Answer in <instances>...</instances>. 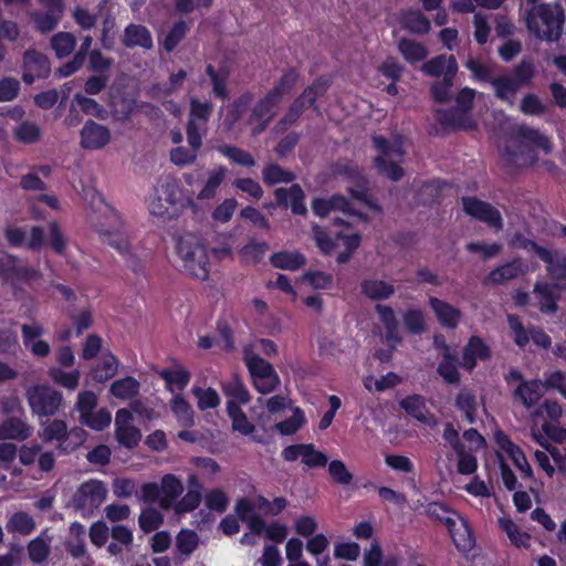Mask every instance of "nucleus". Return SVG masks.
I'll list each match as a JSON object with an SVG mask.
<instances>
[{"mask_svg": "<svg viewBox=\"0 0 566 566\" xmlns=\"http://www.w3.org/2000/svg\"><path fill=\"white\" fill-rule=\"evenodd\" d=\"M564 9L559 3L533 6L526 14V27L536 38L557 41L563 33Z\"/></svg>", "mask_w": 566, "mask_h": 566, "instance_id": "1", "label": "nucleus"}, {"mask_svg": "<svg viewBox=\"0 0 566 566\" xmlns=\"http://www.w3.org/2000/svg\"><path fill=\"white\" fill-rule=\"evenodd\" d=\"M177 253L184 262L185 270L196 279L207 280L210 262L207 247L195 233H185L177 241Z\"/></svg>", "mask_w": 566, "mask_h": 566, "instance_id": "2", "label": "nucleus"}, {"mask_svg": "<svg viewBox=\"0 0 566 566\" xmlns=\"http://www.w3.org/2000/svg\"><path fill=\"white\" fill-rule=\"evenodd\" d=\"M103 209L107 222H95V227L101 233L102 240L124 255L125 263L128 269L135 273L140 272L143 270V262L130 251V245L127 239L119 233L120 222L117 213L106 205H104Z\"/></svg>", "mask_w": 566, "mask_h": 566, "instance_id": "3", "label": "nucleus"}, {"mask_svg": "<svg viewBox=\"0 0 566 566\" xmlns=\"http://www.w3.org/2000/svg\"><path fill=\"white\" fill-rule=\"evenodd\" d=\"M373 144L378 151L374 159L378 172L392 181L400 180L403 176L400 164L405 156L402 137L395 136L391 140H388L382 136H374Z\"/></svg>", "mask_w": 566, "mask_h": 566, "instance_id": "4", "label": "nucleus"}, {"mask_svg": "<svg viewBox=\"0 0 566 566\" xmlns=\"http://www.w3.org/2000/svg\"><path fill=\"white\" fill-rule=\"evenodd\" d=\"M535 74V67L531 60L523 59L509 74H502L494 78L492 86L496 98L514 105L517 92L528 86Z\"/></svg>", "mask_w": 566, "mask_h": 566, "instance_id": "5", "label": "nucleus"}, {"mask_svg": "<svg viewBox=\"0 0 566 566\" xmlns=\"http://www.w3.org/2000/svg\"><path fill=\"white\" fill-rule=\"evenodd\" d=\"M475 91L469 87L462 88L455 97V106L451 109H438L437 120L446 128L472 130L476 123L470 115L473 105Z\"/></svg>", "mask_w": 566, "mask_h": 566, "instance_id": "6", "label": "nucleus"}, {"mask_svg": "<svg viewBox=\"0 0 566 566\" xmlns=\"http://www.w3.org/2000/svg\"><path fill=\"white\" fill-rule=\"evenodd\" d=\"M329 86V82L318 78L311 86L306 87L303 93L294 99L290 105L285 115L276 123L273 130L276 134H283L292 125H294L306 108L313 106L319 96H323Z\"/></svg>", "mask_w": 566, "mask_h": 566, "instance_id": "7", "label": "nucleus"}, {"mask_svg": "<svg viewBox=\"0 0 566 566\" xmlns=\"http://www.w3.org/2000/svg\"><path fill=\"white\" fill-rule=\"evenodd\" d=\"M25 397L31 411L39 417L54 416L63 401L60 391L44 384L30 386Z\"/></svg>", "mask_w": 566, "mask_h": 566, "instance_id": "8", "label": "nucleus"}, {"mask_svg": "<svg viewBox=\"0 0 566 566\" xmlns=\"http://www.w3.org/2000/svg\"><path fill=\"white\" fill-rule=\"evenodd\" d=\"M429 512L448 526L452 541L459 551L469 552L473 548L474 538L467 521L459 516H443L441 513H448V511L438 503L430 504Z\"/></svg>", "mask_w": 566, "mask_h": 566, "instance_id": "9", "label": "nucleus"}, {"mask_svg": "<svg viewBox=\"0 0 566 566\" xmlns=\"http://www.w3.org/2000/svg\"><path fill=\"white\" fill-rule=\"evenodd\" d=\"M107 488L99 480L82 483L72 496L71 505L78 511L93 513L106 500Z\"/></svg>", "mask_w": 566, "mask_h": 566, "instance_id": "10", "label": "nucleus"}, {"mask_svg": "<svg viewBox=\"0 0 566 566\" xmlns=\"http://www.w3.org/2000/svg\"><path fill=\"white\" fill-rule=\"evenodd\" d=\"M524 142L542 148L546 153L551 150V143L547 137L542 135L537 129L526 125H520L511 140L512 144L505 149L509 159L514 164H521L520 160L523 156V150H520V148Z\"/></svg>", "mask_w": 566, "mask_h": 566, "instance_id": "11", "label": "nucleus"}, {"mask_svg": "<svg viewBox=\"0 0 566 566\" xmlns=\"http://www.w3.org/2000/svg\"><path fill=\"white\" fill-rule=\"evenodd\" d=\"M211 113L212 104L210 102H200L196 97L190 98L189 119L186 127L187 140L195 145L198 144Z\"/></svg>", "mask_w": 566, "mask_h": 566, "instance_id": "12", "label": "nucleus"}, {"mask_svg": "<svg viewBox=\"0 0 566 566\" xmlns=\"http://www.w3.org/2000/svg\"><path fill=\"white\" fill-rule=\"evenodd\" d=\"M463 210L472 218L486 223L489 227L500 230L503 228L501 212L491 203L475 197L462 198Z\"/></svg>", "mask_w": 566, "mask_h": 566, "instance_id": "13", "label": "nucleus"}, {"mask_svg": "<svg viewBox=\"0 0 566 566\" xmlns=\"http://www.w3.org/2000/svg\"><path fill=\"white\" fill-rule=\"evenodd\" d=\"M336 172L346 176L352 181L347 189L353 198L364 202L368 208L378 213L382 211L381 207L368 196L367 181L357 167L339 165Z\"/></svg>", "mask_w": 566, "mask_h": 566, "instance_id": "14", "label": "nucleus"}, {"mask_svg": "<svg viewBox=\"0 0 566 566\" xmlns=\"http://www.w3.org/2000/svg\"><path fill=\"white\" fill-rule=\"evenodd\" d=\"M133 413L128 409H119L115 416V439L127 448L134 449L142 440L140 430L133 424Z\"/></svg>", "mask_w": 566, "mask_h": 566, "instance_id": "15", "label": "nucleus"}, {"mask_svg": "<svg viewBox=\"0 0 566 566\" xmlns=\"http://www.w3.org/2000/svg\"><path fill=\"white\" fill-rule=\"evenodd\" d=\"M45 11H32L30 13L34 28L40 33H49L53 31L61 21L64 12L63 0H39Z\"/></svg>", "mask_w": 566, "mask_h": 566, "instance_id": "16", "label": "nucleus"}, {"mask_svg": "<svg viewBox=\"0 0 566 566\" xmlns=\"http://www.w3.org/2000/svg\"><path fill=\"white\" fill-rule=\"evenodd\" d=\"M22 67V80L27 84H32L35 78H45L51 73V64L48 56L34 49H29L24 52Z\"/></svg>", "mask_w": 566, "mask_h": 566, "instance_id": "17", "label": "nucleus"}, {"mask_svg": "<svg viewBox=\"0 0 566 566\" xmlns=\"http://www.w3.org/2000/svg\"><path fill=\"white\" fill-rule=\"evenodd\" d=\"M82 148L87 150H97L104 148L111 142V130L92 119L87 120L81 129Z\"/></svg>", "mask_w": 566, "mask_h": 566, "instance_id": "18", "label": "nucleus"}, {"mask_svg": "<svg viewBox=\"0 0 566 566\" xmlns=\"http://www.w3.org/2000/svg\"><path fill=\"white\" fill-rule=\"evenodd\" d=\"M33 434V427L24 416L8 417L0 423V441H25Z\"/></svg>", "mask_w": 566, "mask_h": 566, "instance_id": "19", "label": "nucleus"}, {"mask_svg": "<svg viewBox=\"0 0 566 566\" xmlns=\"http://www.w3.org/2000/svg\"><path fill=\"white\" fill-rule=\"evenodd\" d=\"M276 203L282 207H291L294 214H305L306 207L304 205V191L298 185H292L289 189L277 188L274 191Z\"/></svg>", "mask_w": 566, "mask_h": 566, "instance_id": "20", "label": "nucleus"}, {"mask_svg": "<svg viewBox=\"0 0 566 566\" xmlns=\"http://www.w3.org/2000/svg\"><path fill=\"white\" fill-rule=\"evenodd\" d=\"M160 501L159 506L163 510H170L178 497L182 494L185 488L179 478L174 474H165L159 483Z\"/></svg>", "mask_w": 566, "mask_h": 566, "instance_id": "21", "label": "nucleus"}, {"mask_svg": "<svg viewBox=\"0 0 566 566\" xmlns=\"http://www.w3.org/2000/svg\"><path fill=\"white\" fill-rule=\"evenodd\" d=\"M400 407L411 417L418 421L434 427L438 421L434 415H432L424 402L423 397L420 395L408 396L400 401Z\"/></svg>", "mask_w": 566, "mask_h": 566, "instance_id": "22", "label": "nucleus"}, {"mask_svg": "<svg viewBox=\"0 0 566 566\" xmlns=\"http://www.w3.org/2000/svg\"><path fill=\"white\" fill-rule=\"evenodd\" d=\"M421 71L430 76L454 78L458 72V63L453 55H438L421 66Z\"/></svg>", "mask_w": 566, "mask_h": 566, "instance_id": "23", "label": "nucleus"}, {"mask_svg": "<svg viewBox=\"0 0 566 566\" xmlns=\"http://www.w3.org/2000/svg\"><path fill=\"white\" fill-rule=\"evenodd\" d=\"M543 382L541 380L522 381L513 391V400L520 401L526 409L535 406L543 397Z\"/></svg>", "mask_w": 566, "mask_h": 566, "instance_id": "24", "label": "nucleus"}, {"mask_svg": "<svg viewBox=\"0 0 566 566\" xmlns=\"http://www.w3.org/2000/svg\"><path fill=\"white\" fill-rule=\"evenodd\" d=\"M122 42L128 49L139 46L144 50H150L154 46L150 31L145 25L135 23L125 28Z\"/></svg>", "mask_w": 566, "mask_h": 566, "instance_id": "25", "label": "nucleus"}, {"mask_svg": "<svg viewBox=\"0 0 566 566\" xmlns=\"http://www.w3.org/2000/svg\"><path fill=\"white\" fill-rule=\"evenodd\" d=\"M538 258L547 264V272L554 281L559 284L566 280V254L544 249L538 251Z\"/></svg>", "mask_w": 566, "mask_h": 566, "instance_id": "26", "label": "nucleus"}, {"mask_svg": "<svg viewBox=\"0 0 566 566\" xmlns=\"http://www.w3.org/2000/svg\"><path fill=\"white\" fill-rule=\"evenodd\" d=\"M558 283L549 284L546 282H536L533 293L537 298V305L541 312L555 314L558 311L557 297L554 295V289Z\"/></svg>", "mask_w": 566, "mask_h": 566, "instance_id": "27", "label": "nucleus"}, {"mask_svg": "<svg viewBox=\"0 0 566 566\" xmlns=\"http://www.w3.org/2000/svg\"><path fill=\"white\" fill-rule=\"evenodd\" d=\"M52 541L53 537L49 534V531L44 530L38 537L29 542L27 549L33 564H41L48 559Z\"/></svg>", "mask_w": 566, "mask_h": 566, "instance_id": "28", "label": "nucleus"}, {"mask_svg": "<svg viewBox=\"0 0 566 566\" xmlns=\"http://www.w3.org/2000/svg\"><path fill=\"white\" fill-rule=\"evenodd\" d=\"M490 356L489 347L479 337H471L463 348L461 365L471 370L475 367L478 359H486Z\"/></svg>", "mask_w": 566, "mask_h": 566, "instance_id": "29", "label": "nucleus"}, {"mask_svg": "<svg viewBox=\"0 0 566 566\" xmlns=\"http://www.w3.org/2000/svg\"><path fill=\"white\" fill-rule=\"evenodd\" d=\"M221 389L230 398L228 402L240 406L247 405L251 399L248 388L237 374L232 375L229 380L222 381Z\"/></svg>", "mask_w": 566, "mask_h": 566, "instance_id": "30", "label": "nucleus"}, {"mask_svg": "<svg viewBox=\"0 0 566 566\" xmlns=\"http://www.w3.org/2000/svg\"><path fill=\"white\" fill-rule=\"evenodd\" d=\"M40 437L43 441H52L56 440L59 442L57 448L62 451L69 452V446L66 442L69 441L67 427L63 420L54 419L52 421H48Z\"/></svg>", "mask_w": 566, "mask_h": 566, "instance_id": "31", "label": "nucleus"}, {"mask_svg": "<svg viewBox=\"0 0 566 566\" xmlns=\"http://www.w3.org/2000/svg\"><path fill=\"white\" fill-rule=\"evenodd\" d=\"M429 304L443 326L454 328L458 325L461 317L458 308L437 297H430Z\"/></svg>", "mask_w": 566, "mask_h": 566, "instance_id": "32", "label": "nucleus"}, {"mask_svg": "<svg viewBox=\"0 0 566 566\" xmlns=\"http://www.w3.org/2000/svg\"><path fill=\"white\" fill-rule=\"evenodd\" d=\"M281 102L274 98L270 93L259 99L252 107L251 114L248 118V124L252 125L255 120L271 122L275 116L274 108Z\"/></svg>", "mask_w": 566, "mask_h": 566, "instance_id": "33", "label": "nucleus"}, {"mask_svg": "<svg viewBox=\"0 0 566 566\" xmlns=\"http://www.w3.org/2000/svg\"><path fill=\"white\" fill-rule=\"evenodd\" d=\"M176 190L177 186L175 181L167 180L164 184H161L159 190L160 195L150 203L151 213L156 216L169 214L168 207H165L161 201L164 200L165 203L169 206H175L177 202Z\"/></svg>", "mask_w": 566, "mask_h": 566, "instance_id": "34", "label": "nucleus"}, {"mask_svg": "<svg viewBox=\"0 0 566 566\" xmlns=\"http://www.w3.org/2000/svg\"><path fill=\"white\" fill-rule=\"evenodd\" d=\"M361 293L373 300L382 301L389 298L395 293V287L381 280H364L360 283Z\"/></svg>", "mask_w": 566, "mask_h": 566, "instance_id": "35", "label": "nucleus"}, {"mask_svg": "<svg viewBox=\"0 0 566 566\" xmlns=\"http://www.w3.org/2000/svg\"><path fill=\"white\" fill-rule=\"evenodd\" d=\"M523 273V263L520 260H514L494 269L489 274L488 282L493 284H503L510 280L516 279Z\"/></svg>", "mask_w": 566, "mask_h": 566, "instance_id": "36", "label": "nucleus"}, {"mask_svg": "<svg viewBox=\"0 0 566 566\" xmlns=\"http://www.w3.org/2000/svg\"><path fill=\"white\" fill-rule=\"evenodd\" d=\"M12 135L17 142L31 145L41 140L43 132L36 123L23 120L12 129Z\"/></svg>", "mask_w": 566, "mask_h": 566, "instance_id": "37", "label": "nucleus"}, {"mask_svg": "<svg viewBox=\"0 0 566 566\" xmlns=\"http://www.w3.org/2000/svg\"><path fill=\"white\" fill-rule=\"evenodd\" d=\"M401 27L412 33L423 34L430 30V21L418 10H408L399 18Z\"/></svg>", "mask_w": 566, "mask_h": 566, "instance_id": "38", "label": "nucleus"}, {"mask_svg": "<svg viewBox=\"0 0 566 566\" xmlns=\"http://www.w3.org/2000/svg\"><path fill=\"white\" fill-rule=\"evenodd\" d=\"M118 370V360L111 354H103L97 365L92 369L91 374L95 381L105 382L113 378Z\"/></svg>", "mask_w": 566, "mask_h": 566, "instance_id": "39", "label": "nucleus"}, {"mask_svg": "<svg viewBox=\"0 0 566 566\" xmlns=\"http://www.w3.org/2000/svg\"><path fill=\"white\" fill-rule=\"evenodd\" d=\"M271 263L276 269L295 271L305 265V256L297 251H284L274 253L271 256Z\"/></svg>", "mask_w": 566, "mask_h": 566, "instance_id": "40", "label": "nucleus"}, {"mask_svg": "<svg viewBox=\"0 0 566 566\" xmlns=\"http://www.w3.org/2000/svg\"><path fill=\"white\" fill-rule=\"evenodd\" d=\"M35 525V521L30 514L23 511H19L10 516L6 527L9 533H19L27 536L34 531Z\"/></svg>", "mask_w": 566, "mask_h": 566, "instance_id": "41", "label": "nucleus"}, {"mask_svg": "<svg viewBox=\"0 0 566 566\" xmlns=\"http://www.w3.org/2000/svg\"><path fill=\"white\" fill-rule=\"evenodd\" d=\"M140 384L134 377H125L111 385L109 392L122 400L133 399L139 392Z\"/></svg>", "mask_w": 566, "mask_h": 566, "instance_id": "42", "label": "nucleus"}, {"mask_svg": "<svg viewBox=\"0 0 566 566\" xmlns=\"http://www.w3.org/2000/svg\"><path fill=\"white\" fill-rule=\"evenodd\" d=\"M189 148L178 146L170 150V160L177 166H187L196 161L198 151L202 145V138L199 137L198 144H192L188 140Z\"/></svg>", "mask_w": 566, "mask_h": 566, "instance_id": "43", "label": "nucleus"}, {"mask_svg": "<svg viewBox=\"0 0 566 566\" xmlns=\"http://www.w3.org/2000/svg\"><path fill=\"white\" fill-rule=\"evenodd\" d=\"M51 48L59 59L69 56L75 49L76 38L73 33L61 31L51 38Z\"/></svg>", "mask_w": 566, "mask_h": 566, "instance_id": "44", "label": "nucleus"}, {"mask_svg": "<svg viewBox=\"0 0 566 566\" xmlns=\"http://www.w3.org/2000/svg\"><path fill=\"white\" fill-rule=\"evenodd\" d=\"M171 410L180 426L190 428L195 424V411L190 403L181 395H176L171 400Z\"/></svg>", "mask_w": 566, "mask_h": 566, "instance_id": "45", "label": "nucleus"}, {"mask_svg": "<svg viewBox=\"0 0 566 566\" xmlns=\"http://www.w3.org/2000/svg\"><path fill=\"white\" fill-rule=\"evenodd\" d=\"M298 80V73L295 69H287L283 72L282 76L276 81L275 85L270 93L274 98L279 102L283 99V97L291 93L293 87L295 86Z\"/></svg>", "mask_w": 566, "mask_h": 566, "instance_id": "46", "label": "nucleus"}, {"mask_svg": "<svg viewBox=\"0 0 566 566\" xmlns=\"http://www.w3.org/2000/svg\"><path fill=\"white\" fill-rule=\"evenodd\" d=\"M206 73L211 80L213 93L222 98H228L227 82L229 78V69L227 66L216 70L211 64L207 65Z\"/></svg>", "mask_w": 566, "mask_h": 566, "instance_id": "47", "label": "nucleus"}, {"mask_svg": "<svg viewBox=\"0 0 566 566\" xmlns=\"http://www.w3.org/2000/svg\"><path fill=\"white\" fill-rule=\"evenodd\" d=\"M227 412L232 420L233 430L248 436L254 431V426L249 421L240 406L234 402H227Z\"/></svg>", "mask_w": 566, "mask_h": 566, "instance_id": "48", "label": "nucleus"}, {"mask_svg": "<svg viewBox=\"0 0 566 566\" xmlns=\"http://www.w3.org/2000/svg\"><path fill=\"white\" fill-rule=\"evenodd\" d=\"M398 50L409 63L422 61L428 54V50L421 43L410 39H401L398 42Z\"/></svg>", "mask_w": 566, "mask_h": 566, "instance_id": "49", "label": "nucleus"}, {"mask_svg": "<svg viewBox=\"0 0 566 566\" xmlns=\"http://www.w3.org/2000/svg\"><path fill=\"white\" fill-rule=\"evenodd\" d=\"M199 535L188 528H182L176 536V549L182 556H190L199 545Z\"/></svg>", "mask_w": 566, "mask_h": 566, "instance_id": "50", "label": "nucleus"}, {"mask_svg": "<svg viewBox=\"0 0 566 566\" xmlns=\"http://www.w3.org/2000/svg\"><path fill=\"white\" fill-rule=\"evenodd\" d=\"M455 406L459 410H461L465 417V419L473 423L476 418V398L475 396L468 389H461L455 398Z\"/></svg>", "mask_w": 566, "mask_h": 566, "instance_id": "51", "label": "nucleus"}, {"mask_svg": "<svg viewBox=\"0 0 566 566\" xmlns=\"http://www.w3.org/2000/svg\"><path fill=\"white\" fill-rule=\"evenodd\" d=\"M248 369L253 378H266L275 375L273 366L259 355L251 354L245 357Z\"/></svg>", "mask_w": 566, "mask_h": 566, "instance_id": "52", "label": "nucleus"}, {"mask_svg": "<svg viewBox=\"0 0 566 566\" xmlns=\"http://www.w3.org/2000/svg\"><path fill=\"white\" fill-rule=\"evenodd\" d=\"M262 178L265 184L272 186L280 182H291L295 179V175L276 164H269L262 171Z\"/></svg>", "mask_w": 566, "mask_h": 566, "instance_id": "53", "label": "nucleus"}, {"mask_svg": "<svg viewBox=\"0 0 566 566\" xmlns=\"http://www.w3.org/2000/svg\"><path fill=\"white\" fill-rule=\"evenodd\" d=\"M499 525L501 530L507 535L512 544L517 547H526L528 545L530 535L520 532L517 525L509 518H500Z\"/></svg>", "mask_w": 566, "mask_h": 566, "instance_id": "54", "label": "nucleus"}, {"mask_svg": "<svg viewBox=\"0 0 566 566\" xmlns=\"http://www.w3.org/2000/svg\"><path fill=\"white\" fill-rule=\"evenodd\" d=\"M218 150L238 165L244 167H253L255 165V160L252 155L239 147L222 145L218 147Z\"/></svg>", "mask_w": 566, "mask_h": 566, "instance_id": "55", "label": "nucleus"}, {"mask_svg": "<svg viewBox=\"0 0 566 566\" xmlns=\"http://www.w3.org/2000/svg\"><path fill=\"white\" fill-rule=\"evenodd\" d=\"M504 439H505L506 444H502V449H504L509 453V455L513 460L515 467L521 472H523L525 474V476H531L533 473L532 468L528 464L523 451L517 446H515L513 442H511L507 437H504Z\"/></svg>", "mask_w": 566, "mask_h": 566, "instance_id": "56", "label": "nucleus"}, {"mask_svg": "<svg viewBox=\"0 0 566 566\" xmlns=\"http://www.w3.org/2000/svg\"><path fill=\"white\" fill-rule=\"evenodd\" d=\"M201 492L197 490H188V492L179 500L176 501L171 507L178 515L195 511L201 503Z\"/></svg>", "mask_w": 566, "mask_h": 566, "instance_id": "57", "label": "nucleus"}, {"mask_svg": "<svg viewBox=\"0 0 566 566\" xmlns=\"http://www.w3.org/2000/svg\"><path fill=\"white\" fill-rule=\"evenodd\" d=\"M227 175V168L226 167H218L216 170H213L205 187L198 195V199H210L213 198L216 195L217 189L220 187L222 181L224 180V177Z\"/></svg>", "mask_w": 566, "mask_h": 566, "instance_id": "58", "label": "nucleus"}, {"mask_svg": "<svg viewBox=\"0 0 566 566\" xmlns=\"http://www.w3.org/2000/svg\"><path fill=\"white\" fill-rule=\"evenodd\" d=\"M192 394L198 400V408L202 411L217 408L220 405V397L213 388L202 389L195 387L192 388Z\"/></svg>", "mask_w": 566, "mask_h": 566, "instance_id": "59", "label": "nucleus"}, {"mask_svg": "<svg viewBox=\"0 0 566 566\" xmlns=\"http://www.w3.org/2000/svg\"><path fill=\"white\" fill-rule=\"evenodd\" d=\"M80 375L81 374L77 369L71 373H65L61 368H51L49 370V376L55 384L71 390L78 386Z\"/></svg>", "mask_w": 566, "mask_h": 566, "instance_id": "60", "label": "nucleus"}, {"mask_svg": "<svg viewBox=\"0 0 566 566\" xmlns=\"http://www.w3.org/2000/svg\"><path fill=\"white\" fill-rule=\"evenodd\" d=\"M163 522V514L154 507L143 510L138 518L140 528L146 533L157 530Z\"/></svg>", "mask_w": 566, "mask_h": 566, "instance_id": "61", "label": "nucleus"}, {"mask_svg": "<svg viewBox=\"0 0 566 566\" xmlns=\"http://www.w3.org/2000/svg\"><path fill=\"white\" fill-rule=\"evenodd\" d=\"M160 377L167 382L168 388L172 391L171 386L176 385L180 390H182L190 379V374L182 368L179 369H163L159 373Z\"/></svg>", "mask_w": 566, "mask_h": 566, "instance_id": "62", "label": "nucleus"}, {"mask_svg": "<svg viewBox=\"0 0 566 566\" xmlns=\"http://www.w3.org/2000/svg\"><path fill=\"white\" fill-rule=\"evenodd\" d=\"M229 503H230L229 497L220 489L211 490V491L207 492L205 495L206 506L209 510L216 511L218 513L226 512L229 506Z\"/></svg>", "mask_w": 566, "mask_h": 566, "instance_id": "63", "label": "nucleus"}, {"mask_svg": "<svg viewBox=\"0 0 566 566\" xmlns=\"http://www.w3.org/2000/svg\"><path fill=\"white\" fill-rule=\"evenodd\" d=\"M72 18L82 30H91L95 28L98 15L82 6H76L72 10Z\"/></svg>", "mask_w": 566, "mask_h": 566, "instance_id": "64", "label": "nucleus"}]
</instances>
